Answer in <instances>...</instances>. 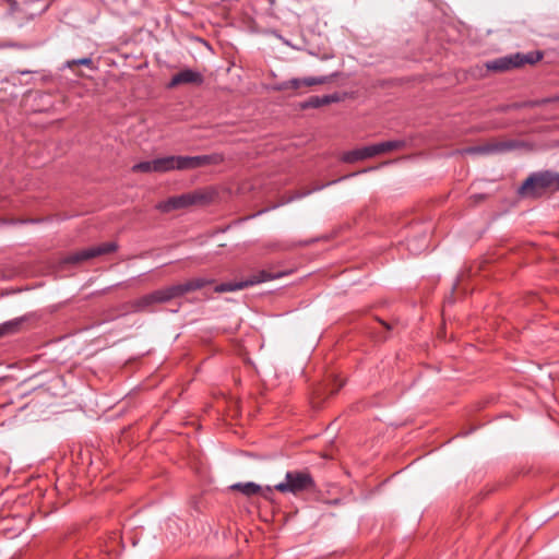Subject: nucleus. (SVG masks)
Masks as SVG:
<instances>
[{
    "label": "nucleus",
    "instance_id": "obj_1",
    "mask_svg": "<svg viewBox=\"0 0 559 559\" xmlns=\"http://www.w3.org/2000/svg\"><path fill=\"white\" fill-rule=\"evenodd\" d=\"M213 283V278L194 277L181 283L165 286L138 298L132 302V308L136 312L150 311L154 305L166 304L189 293L202 289Z\"/></svg>",
    "mask_w": 559,
    "mask_h": 559
},
{
    "label": "nucleus",
    "instance_id": "obj_2",
    "mask_svg": "<svg viewBox=\"0 0 559 559\" xmlns=\"http://www.w3.org/2000/svg\"><path fill=\"white\" fill-rule=\"evenodd\" d=\"M223 160L219 155L200 156H164L155 158L156 173H168L171 170H190L201 168Z\"/></svg>",
    "mask_w": 559,
    "mask_h": 559
},
{
    "label": "nucleus",
    "instance_id": "obj_3",
    "mask_svg": "<svg viewBox=\"0 0 559 559\" xmlns=\"http://www.w3.org/2000/svg\"><path fill=\"white\" fill-rule=\"evenodd\" d=\"M559 190V174L544 170L531 174L519 188L523 198H540Z\"/></svg>",
    "mask_w": 559,
    "mask_h": 559
},
{
    "label": "nucleus",
    "instance_id": "obj_4",
    "mask_svg": "<svg viewBox=\"0 0 559 559\" xmlns=\"http://www.w3.org/2000/svg\"><path fill=\"white\" fill-rule=\"evenodd\" d=\"M274 489L286 493L299 495L316 489V483L307 471H290L285 475V480L275 485Z\"/></svg>",
    "mask_w": 559,
    "mask_h": 559
},
{
    "label": "nucleus",
    "instance_id": "obj_5",
    "mask_svg": "<svg viewBox=\"0 0 559 559\" xmlns=\"http://www.w3.org/2000/svg\"><path fill=\"white\" fill-rule=\"evenodd\" d=\"M543 53L539 51H531L528 53H513L488 61L486 67L490 71L504 72L520 68L524 64H534L542 60Z\"/></svg>",
    "mask_w": 559,
    "mask_h": 559
},
{
    "label": "nucleus",
    "instance_id": "obj_6",
    "mask_svg": "<svg viewBox=\"0 0 559 559\" xmlns=\"http://www.w3.org/2000/svg\"><path fill=\"white\" fill-rule=\"evenodd\" d=\"M286 274V272H273L271 270H261L252 274L249 278L245 281L222 283L219 285H216L214 292L222 294L227 292L241 290L260 283L280 278Z\"/></svg>",
    "mask_w": 559,
    "mask_h": 559
},
{
    "label": "nucleus",
    "instance_id": "obj_7",
    "mask_svg": "<svg viewBox=\"0 0 559 559\" xmlns=\"http://www.w3.org/2000/svg\"><path fill=\"white\" fill-rule=\"evenodd\" d=\"M207 197L201 192H189L180 195L170 197L165 201L159 202L156 209L169 213L175 210L186 209L194 204H202L207 202Z\"/></svg>",
    "mask_w": 559,
    "mask_h": 559
},
{
    "label": "nucleus",
    "instance_id": "obj_8",
    "mask_svg": "<svg viewBox=\"0 0 559 559\" xmlns=\"http://www.w3.org/2000/svg\"><path fill=\"white\" fill-rule=\"evenodd\" d=\"M118 246L116 242H105L94 247L85 248L73 252L64 258L66 263L78 264L90 259L115 252Z\"/></svg>",
    "mask_w": 559,
    "mask_h": 559
},
{
    "label": "nucleus",
    "instance_id": "obj_9",
    "mask_svg": "<svg viewBox=\"0 0 559 559\" xmlns=\"http://www.w3.org/2000/svg\"><path fill=\"white\" fill-rule=\"evenodd\" d=\"M515 147L512 141L496 142L487 145L472 146L461 151L462 154H488L492 152H504Z\"/></svg>",
    "mask_w": 559,
    "mask_h": 559
},
{
    "label": "nucleus",
    "instance_id": "obj_10",
    "mask_svg": "<svg viewBox=\"0 0 559 559\" xmlns=\"http://www.w3.org/2000/svg\"><path fill=\"white\" fill-rule=\"evenodd\" d=\"M203 82V76L200 72L191 70V69H185L178 73H176L169 84L168 87H176L181 84H197L200 85Z\"/></svg>",
    "mask_w": 559,
    "mask_h": 559
},
{
    "label": "nucleus",
    "instance_id": "obj_11",
    "mask_svg": "<svg viewBox=\"0 0 559 559\" xmlns=\"http://www.w3.org/2000/svg\"><path fill=\"white\" fill-rule=\"evenodd\" d=\"M376 154L373 152V144L369 146H364L360 148L352 150L348 152L343 153L342 160L344 163L353 164L358 160H364L367 158L374 157Z\"/></svg>",
    "mask_w": 559,
    "mask_h": 559
},
{
    "label": "nucleus",
    "instance_id": "obj_12",
    "mask_svg": "<svg viewBox=\"0 0 559 559\" xmlns=\"http://www.w3.org/2000/svg\"><path fill=\"white\" fill-rule=\"evenodd\" d=\"M406 142L404 140H393V141H385L381 143L373 144V152L377 155L391 152V151H397L403 147H405Z\"/></svg>",
    "mask_w": 559,
    "mask_h": 559
},
{
    "label": "nucleus",
    "instance_id": "obj_13",
    "mask_svg": "<svg viewBox=\"0 0 559 559\" xmlns=\"http://www.w3.org/2000/svg\"><path fill=\"white\" fill-rule=\"evenodd\" d=\"M340 99L338 95L337 94H334V95H324L322 97L320 96H313L310 98L308 105L313 107V108H318L320 106H323V105H328V104H331V103H334V102H337Z\"/></svg>",
    "mask_w": 559,
    "mask_h": 559
},
{
    "label": "nucleus",
    "instance_id": "obj_14",
    "mask_svg": "<svg viewBox=\"0 0 559 559\" xmlns=\"http://www.w3.org/2000/svg\"><path fill=\"white\" fill-rule=\"evenodd\" d=\"M231 488L241 491L246 496L257 495L261 490V487L254 483H239Z\"/></svg>",
    "mask_w": 559,
    "mask_h": 559
},
{
    "label": "nucleus",
    "instance_id": "obj_15",
    "mask_svg": "<svg viewBox=\"0 0 559 559\" xmlns=\"http://www.w3.org/2000/svg\"><path fill=\"white\" fill-rule=\"evenodd\" d=\"M133 173H156L155 159L140 162L132 166Z\"/></svg>",
    "mask_w": 559,
    "mask_h": 559
},
{
    "label": "nucleus",
    "instance_id": "obj_16",
    "mask_svg": "<svg viewBox=\"0 0 559 559\" xmlns=\"http://www.w3.org/2000/svg\"><path fill=\"white\" fill-rule=\"evenodd\" d=\"M336 76V74H332L330 76H309V78H304L302 79V83H304V86H313V85H322V84H325V83H329L332 81V79Z\"/></svg>",
    "mask_w": 559,
    "mask_h": 559
},
{
    "label": "nucleus",
    "instance_id": "obj_17",
    "mask_svg": "<svg viewBox=\"0 0 559 559\" xmlns=\"http://www.w3.org/2000/svg\"><path fill=\"white\" fill-rule=\"evenodd\" d=\"M23 323L22 319L2 323V335L14 333L16 328Z\"/></svg>",
    "mask_w": 559,
    "mask_h": 559
},
{
    "label": "nucleus",
    "instance_id": "obj_18",
    "mask_svg": "<svg viewBox=\"0 0 559 559\" xmlns=\"http://www.w3.org/2000/svg\"><path fill=\"white\" fill-rule=\"evenodd\" d=\"M302 86H304L302 79H292L289 81L282 83L280 86V90H287V88L299 90Z\"/></svg>",
    "mask_w": 559,
    "mask_h": 559
},
{
    "label": "nucleus",
    "instance_id": "obj_19",
    "mask_svg": "<svg viewBox=\"0 0 559 559\" xmlns=\"http://www.w3.org/2000/svg\"><path fill=\"white\" fill-rule=\"evenodd\" d=\"M67 66L69 68H73L74 66H85V67L92 68L93 60H92V58L73 59V60L68 61Z\"/></svg>",
    "mask_w": 559,
    "mask_h": 559
},
{
    "label": "nucleus",
    "instance_id": "obj_20",
    "mask_svg": "<svg viewBox=\"0 0 559 559\" xmlns=\"http://www.w3.org/2000/svg\"><path fill=\"white\" fill-rule=\"evenodd\" d=\"M419 242L420 243L413 247V243L408 241L407 247L413 253H419L424 248H426V238L421 237Z\"/></svg>",
    "mask_w": 559,
    "mask_h": 559
},
{
    "label": "nucleus",
    "instance_id": "obj_21",
    "mask_svg": "<svg viewBox=\"0 0 559 559\" xmlns=\"http://www.w3.org/2000/svg\"><path fill=\"white\" fill-rule=\"evenodd\" d=\"M344 382L338 379H333V388L329 390V395L335 394L342 386Z\"/></svg>",
    "mask_w": 559,
    "mask_h": 559
},
{
    "label": "nucleus",
    "instance_id": "obj_22",
    "mask_svg": "<svg viewBox=\"0 0 559 559\" xmlns=\"http://www.w3.org/2000/svg\"><path fill=\"white\" fill-rule=\"evenodd\" d=\"M10 8V13L13 14L17 10L16 0H5Z\"/></svg>",
    "mask_w": 559,
    "mask_h": 559
},
{
    "label": "nucleus",
    "instance_id": "obj_23",
    "mask_svg": "<svg viewBox=\"0 0 559 559\" xmlns=\"http://www.w3.org/2000/svg\"><path fill=\"white\" fill-rule=\"evenodd\" d=\"M14 520H17L20 522L19 530H22V526H23V523H24V519L23 518H14Z\"/></svg>",
    "mask_w": 559,
    "mask_h": 559
},
{
    "label": "nucleus",
    "instance_id": "obj_24",
    "mask_svg": "<svg viewBox=\"0 0 559 559\" xmlns=\"http://www.w3.org/2000/svg\"><path fill=\"white\" fill-rule=\"evenodd\" d=\"M355 175H356V174H350L349 176H346L345 178H347V177H354Z\"/></svg>",
    "mask_w": 559,
    "mask_h": 559
}]
</instances>
